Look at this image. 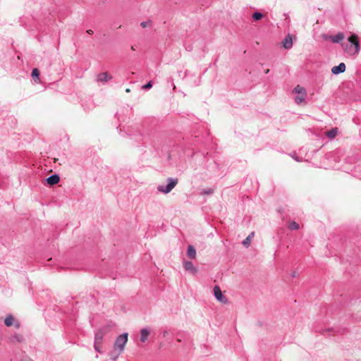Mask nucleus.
<instances>
[{"label": "nucleus", "mask_w": 361, "mask_h": 361, "mask_svg": "<svg viewBox=\"0 0 361 361\" xmlns=\"http://www.w3.org/2000/svg\"><path fill=\"white\" fill-rule=\"evenodd\" d=\"M348 43L342 44L345 51L350 56L357 55L360 51V44L357 35L351 33L348 37Z\"/></svg>", "instance_id": "obj_1"}, {"label": "nucleus", "mask_w": 361, "mask_h": 361, "mask_svg": "<svg viewBox=\"0 0 361 361\" xmlns=\"http://www.w3.org/2000/svg\"><path fill=\"white\" fill-rule=\"evenodd\" d=\"M167 184L166 185H160L157 187V190L160 192L168 194L178 184V180L176 178H168Z\"/></svg>", "instance_id": "obj_2"}, {"label": "nucleus", "mask_w": 361, "mask_h": 361, "mask_svg": "<svg viewBox=\"0 0 361 361\" xmlns=\"http://www.w3.org/2000/svg\"><path fill=\"white\" fill-rule=\"evenodd\" d=\"M128 334L123 333L118 336L114 343V348L123 352L125 345L128 341Z\"/></svg>", "instance_id": "obj_3"}, {"label": "nucleus", "mask_w": 361, "mask_h": 361, "mask_svg": "<svg viewBox=\"0 0 361 361\" xmlns=\"http://www.w3.org/2000/svg\"><path fill=\"white\" fill-rule=\"evenodd\" d=\"M214 297L216 298V299L222 302V303H227L228 302V299L226 298V296H224L221 290V288H219V286H215L214 287Z\"/></svg>", "instance_id": "obj_4"}, {"label": "nucleus", "mask_w": 361, "mask_h": 361, "mask_svg": "<svg viewBox=\"0 0 361 361\" xmlns=\"http://www.w3.org/2000/svg\"><path fill=\"white\" fill-rule=\"evenodd\" d=\"M343 331H344V329L338 328V327H335V328H329V329H324L322 331V334L325 336H329L334 335V334H343Z\"/></svg>", "instance_id": "obj_5"}, {"label": "nucleus", "mask_w": 361, "mask_h": 361, "mask_svg": "<svg viewBox=\"0 0 361 361\" xmlns=\"http://www.w3.org/2000/svg\"><path fill=\"white\" fill-rule=\"evenodd\" d=\"M345 64L344 63H341L338 66H334L331 68V73L334 75H338L345 72Z\"/></svg>", "instance_id": "obj_6"}, {"label": "nucleus", "mask_w": 361, "mask_h": 361, "mask_svg": "<svg viewBox=\"0 0 361 361\" xmlns=\"http://www.w3.org/2000/svg\"><path fill=\"white\" fill-rule=\"evenodd\" d=\"M60 180V177L58 174L54 173L46 178V182L49 185H54L57 184Z\"/></svg>", "instance_id": "obj_7"}, {"label": "nucleus", "mask_w": 361, "mask_h": 361, "mask_svg": "<svg viewBox=\"0 0 361 361\" xmlns=\"http://www.w3.org/2000/svg\"><path fill=\"white\" fill-rule=\"evenodd\" d=\"M283 47L286 49H289L293 47V37L291 35L286 36L282 42Z\"/></svg>", "instance_id": "obj_8"}, {"label": "nucleus", "mask_w": 361, "mask_h": 361, "mask_svg": "<svg viewBox=\"0 0 361 361\" xmlns=\"http://www.w3.org/2000/svg\"><path fill=\"white\" fill-rule=\"evenodd\" d=\"M183 267L186 271H190L193 274H195L197 272V269L194 267L192 262L190 261L185 262Z\"/></svg>", "instance_id": "obj_9"}, {"label": "nucleus", "mask_w": 361, "mask_h": 361, "mask_svg": "<svg viewBox=\"0 0 361 361\" xmlns=\"http://www.w3.org/2000/svg\"><path fill=\"white\" fill-rule=\"evenodd\" d=\"M122 353V351H120L119 350L114 348L113 347V350L109 352V355L112 361H116V360Z\"/></svg>", "instance_id": "obj_10"}, {"label": "nucleus", "mask_w": 361, "mask_h": 361, "mask_svg": "<svg viewBox=\"0 0 361 361\" xmlns=\"http://www.w3.org/2000/svg\"><path fill=\"white\" fill-rule=\"evenodd\" d=\"M111 79V76L106 72L101 73L97 75V80L105 82Z\"/></svg>", "instance_id": "obj_11"}, {"label": "nucleus", "mask_w": 361, "mask_h": 361, "mask_svg": "<svg viewBox=\"0 0 361 361\" xmlns=\"http://www.w3.org/2000/svg\"><path fill=\"white\" fill-rule=\"evenodd\" d=\"M330 38L334 43H339L344 39L345 35L343 32H338L336 35L331 36Z\"/></svg>", "instance_id": "obj_12"}, {"label": "nucleus", "mask_w": 361, "mask_h": 361, "mask_svg": "<svg viewBox=\"0 0 361 361\" xmlns=\"http://www.w3.org/2000/svg\"><path fill=\"white\" fill-rule=\"evenodd\" d=\"M149 335V331L147 329H142L140 330V341L145 343L147 340Z\"/></svg>", "instance_id": "obj_13"}, {"label": "nucleus", "mask_w": 361, "mask_h": 361, "mask_svg": "<svg viewBox=\"0 0 361 361\" xmlns=\"http://www.w3.org/2000/svg\"><path fill=\"white\" fill-rule=\"evenodd\" d=\"M187 255L190 259H195L196 257V250L192 245H188Z\"/></svg>", "instance_id": "obj_14"}, {"label": "nucleus", "mask_w": 361, "mask_h": 361, "mask_svg": "<svg viewBox=\"0 0 361 361\" xmlns=\"http://www.w3.org/2000/svg\"><path fill=\"white\" fill-rule=\"evenodd\" d=\"M114 326V324L113 323H109L106 325H105V326H102V328H100L99 329L105 335L107 333H109Z\"/></svg>", "instance_id": "obj_15"}, {"label": "nucleus", "mask_w": 361, "mask_h": 361, "mask_svg": "<svg viewBox=\"0 0 361 361\" xmlns=\"http://www.w3.org/2000/svg\"><path fill=\"white\" fill-rule=\"evenodd\" d=\"M14 318L11 314L8 315L4 319V324L6 326H11L13 324Z\"/></svg>", "instance_id": "obj_16"}, {"label": "nucleus", "mask_w": 361, "mask_h": 361, "mask_svg": "<svg viewBox=\"0 0 361 361\" xmlns=\"http://www.w3.org/2000/svg\"><path fill=\"white\" fill-rule=\"evenodd\" d=\"M337 133H338V130L337 128H332L331 130H329L326 132V136L329 137V138H334L336 135H337Z\"/></svg>", "instance_id": "obj_17"}, {"label": "nucleus", "mask_w": 361, "mask_h": 361, "mask_svg": "<svg viewBox=\"0 0 361 361\" xmlns=\"http://www.w3.org/2000/svg\"><path fill=\"white\" fill-rule=\"evenodd\" d=\"M254 232H252L243 241V245L245 247H248L250 244L251 239L254 236Z\"/></svg>", "instance_id": "obj_18"}, {"label": "nucleus", "mask_w": 361, "mask_h": 361, "mask_svg": "<svg viewBox=\"0 0 361 361\" xmlns=\"http://www.w3.org/2000/svg\"><path fill=\"white\" fill-rule=\"evenodd\" d=\"M293 92L295 93H297L298 94H306V90L304 87H300V85H297L294 90H293Z\"/></svg>", "instance_id": "obj_19"}, {"label": "nucleus", "mask_w": 361, "mask_h": 361, "mask_svg": "<svg viewBox=\"0 0 361 361\" xmlns=\"http://www.w3.org/2000/svg\"><path fill=\"white\" fill-rule=\"evenodd\" d=\"M252 17L254 20L257 21L261 20L264 17V15L259 11H256L252 13Z\"/></svg>", "instance_id": "obj_20"}, {"label": "nucleus", "mask_w": 361, "mask_h": 361, "mask_svg": "<svg viewBox=\"0 0 361 361\" xmlns=\"http://www.w3.org/2000/svg\"><path fill=\"white\" fill-rule=\"evenodd\" d=\"M39 74H40L39 71L37 68H35L32 69L31 75H32V78L35 81L39 79Z\"/></svg>", "instance_id": "obj_21"}, {"label": "nucleus", "mask_w": 361, "mask_h": 361, "mask_svg": "<svg viewBox=\"0 0 361 361\" xmlns=\"http://www.w3.org/2000/svg\"><path fill=\"white\" fill-rule=\"evenodd\" d=\"M214 192V189L213 188H207L202 190L200 195H210Z\"/></svg>", "instance_id": "obj_22"}, {"label": "nucleus", "mask_w": 361, "mask_h": 361, "mask_svg": "<svg viewBox=\"0 0 361 361\" xmlns=\"http://www.w3.org/2000/svg\"><path fill=\"white\" fill-rule=\"evenodd\" d=\"M305 96H306V94H298L295 97V102L298 104H300L301 102H302L305 100Z\"/></svg>", "instance_id": "obj_23"}, {"label": "nucleus", "mask_w": 361, "mask_h": 361, "mask_svg": "<svg viewBox=\"0 0 361 361\" xmlns=\"http://www.w3.org/2000/svg\"><path fill=\"white\" fill-rule=\"evenodd\" d=\"M299 228V224L295 221H291L289 224V228L290 230H298Z\"/></svg>", "instance_id": "obj_24"}, {"label": "nucleus", "mask_w": 361, "mask_h": 361, "mask_svg": "<svg viewBox=\"0 0 361 361\" xmlns=\"http://www.w3.org/2000/svg\"><path fill=\"white\" fill-rule=\"evenodd\" d=\"M13 341H16L18 343H20L23 341V336L20 335V334H15L13 336V338H12Z\"/></svg>", "instance_id": "obj_25"}, {"label": "nucleus", "mask_w": 361, "mask_h": 361, "mask_svg": "<svg viewBox=\"0 0 361 361\" xmlns=\"http://www.w3.org/2000/svg\"><path fill=\"white\" fill-rule=\"evenodd\" d=\"M152 87V81H149L142 86V89L149 90Z\"/></svg>", "instance_id": "obj_26"}, {"label": "nucleus", "mask_w": 361, "mask_h": 361, "mask_svg": "<svg viewBox=\"0 0 361 361\" xmlns=\"http://www.w3.org/2000/svg\"><path fill=\"white\" fill-rule=\"evenodd\" d=\"M104 336V334H103V332L102 331H100V329H98L95 334H94V336L95 337H99V338H103Z\"/></svg>", "instance_id": "obj_27"}, {"label": "nucleus", "mask_w": 361, "mask_h": 361, "mask_svg": "<svg viewBox=\"0 0 361 361\" xmlns=\"http://www.w3.org/2000/svg\"><path fill=\"white\" fill-rule=\"evenodd\" d=\"M102 340H103V338H99V337H95L94 336V344H96V345L100 344V345H102Z\"/></svg>", "instance_id": "obj_28"}, {"label": "nucleus", "mask_w": 361, "mask_h": 361, "mask_svg": "<svg viewBox=\"0 0 361 361\" xmlns=\"http://www.w3.org/2000/svg\"><path fill=\"white\" fill-rule=\"evenodd\" d=\"M101 345H100V344H97V345L94 344V350H95L97 352L99 353H102V350H101Z\"/></svg>", "instance_id": "obj_29"}, {"label": "nucleus", "mask_w": 361, "mask_h": 361, "mask_svg": "<svg viewBox=\"0 0 361 361\" xmlns=\"http://www.w3.org/2000/svg\"><path fill=\"white\" fill-rule=\"evenodd\" d=\"M151 22L149 20V21H144V22H142L140 23V25L142 27H146L148 26V25Z\"/></svg>", "instance_id": "obj_30"}, {"label": "nucleus", "mask_w": 361, "mask_h": 361, "mask_svg": "<svg viewBox=\"0 0 361 361\" xmlns=\"http://www.w3.org/2000/svg\"><path fill=\"white\" fill-rule=\"evenodd\" d=\"M136 142H140L142 140V135L139 134L137 136H136L135 138Z\"/></svg>", "instance_id": "obj_31"}, {"label": "nucleus", "mask_w": 361, "mask_h": 361, "mask_svg": "<svg viewBox=\"0 0 361 361\" xmlns=\"http://www.w3.org/2000/svg\"><path fill=\"white\" fill-rule=\"evenodd\" d=\"M87 33L89 35H92L94 33L93 30L91 29H89L87 30Z\"/></svg>", "instance_id": "obj_32"}, {"label": "nucleus", "mask_w": 361, "mask_h": 361, "mask_svg": "<svg viewBox=\"0 0 361 361\" xmlns=\"http://www.w3.org/2000/svg\"><path fill=\"white\" fill-rule=\"evenodd\" d=\"M15 326H16L17 329H18V328L20 327V324H19V322H16L15 323Z\"/></svg>", "instance_id": "obj_33"}, {"label": "nucleus", "mask_w": 361, "mask_h": 361, "mask_svg": "<svg viewBox=\"0 0 361 361\" xmlns=\"http://www.w3.org/2000/svg\"><path fill=\"white\" fill-rule=\"evenodd\" d=\"M292 276L293 277H295L296 276V273L295 271L293 273Z\"/></svg>", "instance_id": "obj_34"}, {"label": "nucleus", "mask_w": 361, "mask_h": 361, "mask_svg": "<svg viewBox=\"0 0 361 361\" xmlns=\"http://www.w3.org/2000/svg\"><path fill=\"white\" fill-rule=\"evenodd\" d=\"M22 361H32V360H30V359H26V358H25V359H23Z\"/></svg>", "instance_id": "obj_35"}, {"label": "nucleus", "mask_w": 361, "mask_h": 361, "mask_svg": "<svg viewBox=\"0 0 361 361\" xmlns=\"http://www.w3.org/2000/svg\"><path fill=\"white\" fill-rule=\"evenodd\" d=\"M126 92H130V89H128V88H127V89L126 90Z\"/></svg>", "instance_id": "obj_36"}, {"label": "nucleus", "mask_w": 361, "mask_h": 361, "mask_svg": "<svg viewBox=\"0 0 361 361\" xmlns=\"http://www.w3.org/2000/svg\"><path fill=\"white\" fill-rule=\"evenodd\" d=\"M269 72V69H267V70L264 71V73H268Z\"/></svg>", "instance_id": "obj_37"}, {"label": "nucleus", "mask_w": 361, "mask_h": 361, "mask_svg": "<svg viewBox=\"0 0 361 361\" xmlns=\"http://www.w3.org/2000/svg\"><path fill=\"white\" fill-rule=\"evenodd\" d=\"M131 49H132L133 50H135V47H134V46H132Z\"/></svg>", "instance_id": "obj_38"}, {"label": "nucleus", "mask_w": 361, "mask_h": 361, "mask_svg": "<svg viewBox=\"0 0 361 361\" xmlns=\"http://www.w3.org/2000/svg\"><path fill=\"white\" fill-rule=\"evenodd\" d=\"M116 116H118V114H116ZM118 119H119V117H118Z\"/></svg>", "instance_id": "obj_39"}]
</instances>
